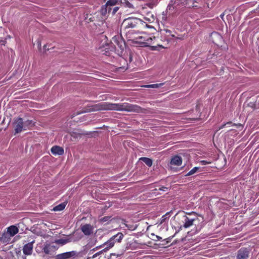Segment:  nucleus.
Listing matches in <instances>:
<instances>
[{"mask_svg": "<svg viewBox=\"0 0 259 259\" xmlns=\"http://www.w3.org/2000/svg\"><path fill=\"white\" fill-rule=\"evenodd\" d=\"M100 110H116L120 111L143 112V109L137 105H133L127 103H110L109 102H101L97 104H90L84 109L78 112V114L85 112L97 111Z\"/></svg>", "mask_w": 259, "mask_h": 259, "instance_id": "1", "label": "nucleus"}, {"mask_svg": "<svg viewBox=\"0 0 259 259\" xmlns=\"http://www.w3.org/2000/svg\"><path fill=\"white\" fill-rule=\"evenodd\" d=\"M138 28L139 30H143L146 28H154L152 25L145 24V22H143L140 19L137 18L129 17L125 19L121 25V29L124 31L126 33L129 32L128 29L132 28Z\"/></svg>", "mask_w": 259, "mask_h": 259, "instance_id": "2", "label": "nucleus"}, {"mask_svg": "<svg viewBox=\"0 0 259 259\" xmlns=\"http://www.w3.org/2000/svg\"><path fill=\"white\" fill-rule=\"evenodd\" d=\"M123 238V235L122 233H118L117 234L112 236L108 241L103 244L96 247V249L100 248L103 247H105L103 249V251H107L109 249L113 247L115 242H120Z\"/></svg>", "mask_w": 259, "mask_h": 259, "instance_id": "3", "label": "nucleus"}, {"mask_svg": "<svg viewBox=\"0 0 259 259\" xmlns=\"http://www.w3.org/2000/svg\"><path fill=\"white\" fill-rule=\"evenodd\" d=\"M178 0H170L168 4L166 11L163 12L159 15L158 20H160L162 24H165L167 21V12L169 11V13L172 12L175 9H176L178 6Z\"/></svg>", "mask_w": 259, "mask_h": 259, "instance_id": "4", "label": "nucleus"}, {"mask_svg": "<svg viewBox=\"0 0 259 259\" xmlns=\"http://www.w3.org/2000/svg\"><path fill=\"white\" fill-rule=\"evenodd\" d=\"M138 32L142 35L134 37V40L136 42L139 44L147 46L151 44L153 39L155 38V37H151L146 33L143 32L142 30H138Z\"/></svg>", "mask_w": 259, "mask_h": 259, "instance_id": "5", "label": "nucleus"}, {"mask_svg": "<svg viewBox=\"0 0 259 259\" xmlns=\"http://www.w3.org/2000/svg\"><path fill=\"white\" fill-rule=\"evenodd\" d=\"M189 215H194L195 216L194 218H191L187 217L185 215H183L184 219V224L183 226H181L179 229H181L182 227H183L185 228H187L190 227V226H192L193 224V222L196 221L197 219H198L197 214L194 212H191V213H188Z\"/></svg>", "mask_w": 259, "mask_h": 259, "instance_id": "6", "label": "nucleus"}, {"mask_svg": "<svg viewBox=\"0 0 259 259\" xmlns=\"http://www.w3.org/2000/svg\"><path fill=\"white\" fill-rule=\"evenodd\" d=\"M249 251L247 248L243 247L237 251L236 259H248Z\"/></svg>", "mask_w": 259, "mask_h": 259, "instance_id": "7", "label": "nucleus"}, {"mask_svg": "<svg viewBox=\"0 0 259 259\" xmlns=\"http://www.w3.org/2000/svg\"><path fill=\"white\" fill-rule=\"evenodd\" d=\"M14 127L16 133H19L21 132L23 130H25L24 121L22 118H19L15 120L14 122Z\"/></svg>", "mask_w": 259, "mask_h": 259, "instance_id": "8", "label": "nucleus"}, {"mask_svg": "<svg viewBox=\"0 0 259 259\" xmlns=\"http://www.w3.org/2000/svg\"><path fill=\"white\" fill-rule=\"evenodd\" d=\"M80 230L85 235L89 236L93 233L94 227L90 224H86L81 226Z\"/></svg>", "mask_w": 259, "mask_h": 259, "instance_id": "9", "label": "nucleus"}, {"mask_svg": "<svg viewBox=\"0 0 259 259\" xmlns=\"http://www.w3.org/2000/svg\"><path fill=\"white\" fill-rule=\"evenodd\" d=\"M58 248V247L54 244H46L43 247L42 250L46 254H51L57 250Z\"/></svg>", "mask_w": 259, "mask_h": 259, "instance_id": "10", "label": "nucleus"}, {"mask_svg": "<svg viewBox=\"0 0 259 259\" xmlns=\"http://www.w3.org/2000/svg\"><path fill=\"white\" fill-rule=\"evenodd\" d=\"M76 254V251H71L57 254L56 256L57 259H69L72 257L75 256Z\"/></svg>", "mask_w": 259, "mask_h": 259, "instance_id": "11", "label": "nucleus"}, {"mask_svg": "<svg viewBox=\"0 0 259 259\" xmlns=\"http://www.w3.org/2000/svg\"><path fill=\"white\" fill-rule=\"evenodd\" d=\"M34 241L26 244L23 248V252L26 255H29L32 254L33 250V243Z\"/></svg>", "mask_w": 259, "mask_h": 259, "instance_id": "12", "label": "nucleus"}, {"mask_svg": "<svg viewBox=\"0 0 259 259\" xmlns=\"http://www.w3.org/2000/svg\"><path fill=\"white\" fill-rule=\"evenodd\" d=\"M112 42L115 46H117L120 50H123L125 46L124 42L119 36H114L112 39Z\"/></svg>", "mask_w": 259, "mask_h": 259, "instance_id": "13", "label": "nucleus"}, {"mask_svg": "<svg viewBox=\"0 0 259 259\" xmlns=\"http://www.w3.org/2000/svg\"><path fill=\"white\" fill-rule=\"evenodd\" d=\"M145 21L143 22H145V24H148V23H153L156 20V17L154 14L151 13H148L146 16L144 18Z\"/></svg>", "mask_w": 259, "mask_h": 259, "instance_id": "14", "label": "nucleus"}, {"mask_svg": "<svg viewBox=\"0 0 259 259\" xmlns=\"http://www.w3.org/2000/svg\"><path fill=\"white\" fill-rule=\"evenodd\" d=\"M189 160V157L185 153H179V166L183 164L184 161V165H185Z\"/></svg>", "mask_w": 259, "mask_h": 259, "instance_id": "15", "label": "nucleus"}, {"mask_svg": "<svg viewBox=\"0 0 259 259\" xmlns=\"http://www.w3.org/2000/svg\"><path fill=\"white\" fill-rule=\"evenodd\" d=\"M51 152L55 155H62L64 153V150L59 146H55L51 148Z\"/></svg>", "mask_w": 259, "mask_h": 259, "instance_id": "16", "label": "nucleus"}, {"mask_svg": "<svg viewBox=\"0 0 259 259\" xmlns=\"http://www.w3.org/2000/svg\"><path fill=\"white\" fill-rule=\"evenodd\" d=\"M11 239V235L6 232L4 233L0 237V241L3 243H8Z\"/></svg>", "mask_w": 259, "mask_h": 259, "instance_id": "17", "label": "nucleus"}, {"mask_svg": "<svg viewBox=\"0 0 259 259\" xmlns=\"http://www.w3.org/2000/svg\"><path fill=\"white\" fill-rule=\"evenodd\" d=\"M18 232V229L15 226H11L8 228L7 233H9L11 237L15 235Z\"/></svg>", "mask_w": 259, "mask_h": 259, "instance_id": "18", "label": "nucleus"}, {"mask_svg": "<svg viewBox=\"0 0 259 259\" xmlns=\"http://www.w3.org/2000/svg\"><path fill=\"white\" fill-rule=\"evenodd\" d=\"M25 130L29 129L34 125V122L32 120H27L24 121Z\"/></svg>", "mask_w": 259, "mask_h": 259, "instance_id": "19", "label": "nucleus"}, {"mask_svg": "<svg viewBox=\"0 0 259 259\" xmlns=\"http://www.w3.org/2000/svg\"><path fill=\"white\" fill-rule=\"evenodd\" d=\"M140 160L144 162L147 166H151L152 164V160L149 158L141 157Z\"/></svg>", "mask_w": 259, "mask_h": 259, "instance_id": "20", "label": "nucleus"}, {"mask_svg": "<svg viewBox=\"0 0 259 259\" xmlns=\"http://www.w3.org/2000/svg\"><path fill=\"white\" fill-rule=\"evenodd\" d=\"M111 11V8L108 6H106V4L102 7L101 12L102 15H105L107 12L109 13Z\"/></svg>", "mask_w": 259, "mask_h": 259, "instance_id": "21", "label": "nucleus"}, {"mask_svg": "<svg viewBox=\"0 0 259 259\" xmlns=\"http://www.w3.org/2000/svg\"><path fill=\"white\" fill-rule=\"evenodd\" d=\"M65 206H66V204L65 203H61V204L55 206L53 208V210H54L55 211H61L65 208Z\"/></svg>", "mask_w": 259, "mask_h": 259, "instance_id": "22", "label": "nucleus"}, {"mask_svg": "<svg viewBox=\"0 0 259 259\" xmlns=\"http://www.w3.org/2000/svg\"><path fill=\"white\" fill-rule=\"evenodd\" d=\"M106 6H108L109 7L111 8V6H113L116 5H119V0H109L106 3Z\"/></svg>", "mask_w": 259, "mask_h": 259, "instance_id": "23", "label": "nucleus"}, {"mask_svg": "<svg viewBox=\"0 0 259 259\" xmlns=\"http://www.w3.org/2000/svg\"><path fill=\"white\" fill-rule=\"evenodd\" d=\"M199 167H195L189 171L187 174L185 175L184 176H189L192 175L197 172L200 169Z\"/></svg>", "mask_w": 259, "mask_h": 259, "instance_id": "24", "label": "nucleus"}, {"mask_svg": "<svg viewBox=\"0 0 259 259\" xmlns=\"http://www.w3.org/2000/svg\"><path fill=\"white\" fill-rule=\"evenodd\" d=\"M68 242V239H60L56 240L55 241V243L58 244H60L61 245H63L66 244Z\"/></svg>", "mask_w": 259, "mask_h": 259, "instance_id": "25", "label": "nucleus"}, {"mask_svg": "<svg viewBox=\"0 0 259 259\" xmlns=\"http://www.w3.org/2000/svg\"><path fill=\"white\" fill-rule=\"evenodd\" d=\"M170 164L171 165H178V156L176 155L170 161Z\"/></svg>", "mask_w": 259, "mask_h": 259, "instance_id": "26", "label": "nucleus"}, {"mask_svg": "<svg viewBox=\"0 0 259 259\" xmlns=\"http://www.w3.org/2000/svg\"><path fill=\"white\" fill-rule=\"evenodd\" d=\"M119 4H124L128 8L132 7V5L128 2L127 0H119Z\"/></svg>", "mask_w": 259, "mask_h": 259, "instance_id": "27", "label": "nucleus"}, {"mask_svg": "<svg viewBox=\"0 0 259 259\" xmlns=\"http://www.w3.org/2000/svg\"><path fill=\"white\" fill-rule=\"evenodd\" d=\"M162 84L159 83V84H149L147 85L148 88H157L161 86Z\"/></svg>", "mask_w": 259, "mask_h": 259, "instance_id": "28", "label": "nucleus"}, {"mask_svg": "<svg viewBox=\"0 0 259 259\" xmlns=\"http://www.w3.org/2000/svg\"><path fill=\"white\" fill-rule=\"evenodd\" d=\"M248 105L251 107L253 109H255L258 108V107L256 106V104L254 102H250L248 103Z\"/></svg>", "mask_w": 259, "mask_h": 259, "instance_id": "29", "label": "nucleus"}, {"mask_svg": "<svg viewBox=\"0 0 259 259\" xmlns=\"http://www.w3.org/2000/svg\"><path fill=\"white\" fill-rule=\"evenodd\" d=\"M110 218V217H108V216L104 217L100 220V222L101 223H104V222H107L109 220Z\"/></svg>", "mask_w": 259, "mask_h": 259, "instance_id": "30", "label": "nucleus"}, {"mask_svg": "<svg viewBox=\"0 0 259 259\" xmlns=\"http://www.w3.org/2000/svg\"><path fill=\"white\" fill-rule=\"evenodd\" d=\"M119 10V7H115L113 8V10H112V15H114L117 12V11Z\"/></svg>", "mask_w": 259, "mask_h": 259, "instance_id": "31", "label": "nucleus"}, {"mask_svg": "<svg viewBox=\"0 0 259 259\" xmlns=\"http://www.w3.org/2000/svg\"><path fill=\"white\" fill-rule=\"evenodd\" d=\"M188 0H179V4H181L183 5H186L187 4Z\"/></svg>", "mask_w": 259, "mask_h": 259, "instance_id": "32", "label": "nucleus"}, {"mask_svg": "<svg viewBox=\"0 0 259 259\" xmlns=\"http://www.w3.org/2000/svg\"><path fill=\"white\" fill-rule=\"evenodd\" d=\"M105 251H103V249L101 251L96 253V254H95L94 255H93V257H96L97 256V255H99L100 254H101V253H102L103 252H104Z\"/></svg>", "mask_w": 259, "mask_h": 259, "instance_id": "33", "label": "nucleus"}, {"mask_svg": "<svg viewBox=\"0 0 259 259\" xmlns=\"http://www.w3.org/2000/svg\"><path fill=\"white\" fill-rule=\"evenodd\" d=\"M231 123H232V122H227V123H226V124H222V125L219 127V130H220V129H222V128H224V127L226 126V125H227V124H231Z\"/></svg>", "mask_w": 259, "mask_h": 259, "instance_id": "34", "label": "nucleus"}, {"mask_svg": "<svg viewBox=\"0 0 259 259\" xmlns=\"http://www.w3.org/2000/svg\"><path fill=\"white\" fill-rule=\"evenodd\" d=\"M123 254V253H120V254H116V253H111V255H114V256H116V257H120Z\"/></svg>", "mask_w": 259, "mask_h": 259, "instance_id": "35", "label": "nucleus"}, {"mask_svg": "<svg viewBox=\"0 0 259 259\" xmlns=\"http://www.w3.org/2000/svg\"><path fill=\"white\" fill-rule=\"evenodd\" d=\"M227 11L228 10H226L223 14H222L221 15H220V17L223 19V18H224V16L225 15V14H228V13H227Z\"/></svg>", "mask_w": 259, "mask_h": 259, "instance_id": "36", "label": "nucleus"}, {"mask_svg": "<svg viewBox=\"0 0 259 259\" xmlns=\"http://www.w3.org/2000/svg\"><path fill=\"white\" fill-rule=\"evenodd\" d=\"M166 32L167 33H168V34H167V35H171L172 37H174L175 36V35L174 34H171V31L170 30H168V31H166Z\"/></svg>", "mask_w": 259, "mask_h": 259, "instance_id": "37", "label": "nucleus"}, {"mask_svg": "<svg viewBox=\"0 0 259 259\" xmlns=\"http://www.w3.org/2000/svg\"><path fill=\"white\" fill-rule=\"evenodd\" d=\"M184 119L183 115L179 116V121L181 120V122H183L182 120Z\"/></svg>", "mask_w": 259, "mask_h": 259, "instance_id": "38", "label": "nucleus"}, {"mask_svg": "<svg viewBox=\"0 0 259 259\" xmlns=\"http://www.w3.org/2000/svg\"><path fill=\"white\" fill-rule=\"evenodd\" d=\"M165 189H167V188L166 187H163L161 188H159V190L163 191H165Z\"/></svg>", "mask_w": 259, "mask_h": 259, "instance_id": "39", "label": "nucleus"}, {"mask_svg": "<svg viewBox=\"0 0 259 259\" xmlns=\"http://www.w3.org/2000/svg\"><path fill=\"white\" fill-rule=\"evenodd\" d=\"M201 162L203 164H206L207 163H209V162H208L205 160L201 161Z\"/></svg>", "mask_w": 259, "mask_h": 259, "instance_id": "40", "label": "nucleus"}, {"mask_svg": "<svg viewBox=\"0 0 259 259\" xmlns=\"http://www.w3.org/2000/svg\"><path fill=\"white\" fill-rule=\"evenodd\" d=\"M44 49L45 50V51H46L47 50H49V49H47V46L46 45H45L44 46Z\"/></svg>", "mask_w": 259, "mask_h": 259, "instance_id": "41", "label": "nucleus"}, {"mask_svg": "<svg viewBox=\"0 0 259 259\" xmlns=\"http://www.w3.org/2000/svg\"><path fill=\"white\" fill-rule=\"evenodd\" d=\"M156 238H157V239H158V240H160V239H161V237H160V236H159L156 235Z\"/></svg>", "mask_w": 259, "mask_h": 259, "instance_id": "42", "label": "nucleus"}, {"mask_svg": "<svg viewBox=\"0 0 259 259\" xmlns=\"http://www.w3.org/2000/svg\"><path fill=\"white\" fill-rule=\"evenodd\" d=\"M5 41L4 40H2V41H0V43L2 44V45H5Z\"/></svg>", "mask_w": 259, "mask_h": 259, "instance_id": "43", "label": "nucleus"}, {"mask_svg": "<svg viewBox=\"0 0 259 259\" xmlns=\"http://www.w3.org/2000/svg\"><path fill=\"white\" fill-rule=\"evenodd\" d=\"M0 259H3V258L0 256Z\"/></svg>", "mask_w": 259, "mask_h": 259, "instance_id": "44", "label": "nucleus"}, {"mask_svg": "<svg viewBox=\"0 0 259 259\" xmlns=\"http://www.w3.org/2000/svg\"><path fill=\"white\" fill-rule=\"evenodd\" d=\"M55 259H57V256H55Z\"/></svg>", "mask_w": 259, "mask_h": 259, "instance_id": "45", "label": "nucleus"}]
</instances>
